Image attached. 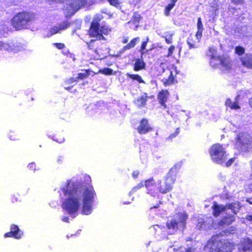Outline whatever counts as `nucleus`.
I'll use <instances>...</instances> for the list:
<instances>
[{"instance_id":"obj_41","label":"nucleus","mask_w":252,"mask_h":252,"mask_svg":"<svg viewBox=\"0 0 252 252\" xmlns=\"http://www.w3.org/2000/svg\"><path fill=\"white\" fill-rule=\"evenodd\" d=\"M148 38H147V41H144L142 44V45H141V53L142 54H143V52H142V51L144 49H145L146 48V45H147V42H148Z\"/></svg>"},{"instance_id":"obj_52","label":"nucleus","mask_w":252,"mask_h":252,"mask_svg":"<svg viewBox=\"0 0 252 252\" xmlns=\"http://www.w3.org/2000/svg\"><path fill=\"white\" fill-rule=\"evenodd\" d=\"M235 228L231 227L230 228L229 232L231 233V231H235Z\"/></svg>"},{"instance_id":"obj_9","label":"nucleus","mask_w":252,"mask_h":252,"mask_svg":"<svg viewBox=\"0 0 252 252\" xmlns=\"http://www.w3.org/2000/svg\"><path fill=\"white\" fill-rule=\"evenodd\" d=\"M66 6H64L66 16H71L78 10L85 3L86 0H66Z\"/></svg>"},{"instance_id":"obj_35","label":"nucleus","mask_w":252,"mask_h":252,"mask_svg":"<svg viewBox=\"0 0 252 252\" xmlns=\"http://www.w3.org/2000/svg\"><path fill=\"white\" fill-rule=\"evenodd\" d=\"M89 75L88 71L86 70L83 72L80 73L78 74V77L76 78L77 79L82 80L87 78Z\"/></svg>"},{"instance_id":"obj_37","label":"nucleus","mask_w":252,"mask_h":252,"mask_svg":"<svg viewBox=\"0 0 252 252\" xmlns=\"http://www.w3.org/2000/svg\"><path fill=\"white\" fill-rule=\"evenodd\" d=\"M100 72L105 75H111L112 74L113 70L109 68H105L100 70Z\"/></svg>"},{"instance_id":"obj_25","label":"nucleus","mask_w":252,"mask_h":252,"mask_svg":"<svg viewBox=\"0 0 252 252\" xmlns=\"http://www.w3.org/2000/svg\"><path fill=\"white\" fill-rule=\"evenodd\" d=\"M145 63L141 59H137L134 64V69L135 71L140 70L145 67Z\"/></svg>"},{"instance_id":"obj_8","label":"nucleus","mask_w":252,"mask_h":252,"mask_svg":"<svg viewBox=\"0 0 252 252\" xmlns=\"http://www.w3.org/2000/svg\"><path fill=\"white\" fill-rule=\"evenodd\" d=\"M175 180V175L172 170H171L163 182L160 180L158 181V189L159 192L162 193H166L171 190Z\"/></svg>"},{"instance_id":"obj_39","label":"nucleus","mask_w":252,"mask_h":252,"mask_svg":"<svg viewBox=\"0 0 252 252\" xmlns=\"http://www.w3.org/2000/svg\"><path fill=\"white\" fill-rule=\"evenodd\" d=\"M179 133V128H177V129H176V131L174 133H173L171 134V135H170L168 137V138H167V139H171L172 138H174V137H176V136L178 134V133Z\"/></svg>"},{"instance_id":"obj_51","label":"nucleus","mask_w":252,"mask_h":252,"mask_svg":"<svg viewBox=\"0 0 252 252\" xmlns=\"http://www.w3.org/2000/svg\"><path fill=\"white\" fill-rule=\"evenodd\" d=\"M62 220L64 222H68V217H64L62 219Z\"/></svg>"},{"instance_id":"obj_29","label":"nucleus","mask_w":252,"mask_h":252,"mask_svg":"<svg viewBox=\"0 0 252 252\" xmlns=\"http://www.w3.org/2000/svg\"><path fill=\"white\" fill-rule=\"evenodd\" d=\"M187 44L189 46V48H197V45H196V42L193 40V37L192 36L190 35L187 40Z\"/></svg>"},{"instance_id":"obj_49","label":"nucleus","mask_w":252,"mask_h":252,"mask_svg":"<svg viewBox=\"0 0 252 252\" xmlns=\"http://www.w3.org/2000/svg\"><path fill=\"white\" fill-rule=\"evenodd\" d=\"M245 219L250 221L252 222V215H248L246 216Z\"/></svg>"},{"instance_id":"obj_54","label":"nucleus","mask_w":252,"mask_h":252,"mask_svg":"<svg viewBox=\"0 0 252 252\" xmlns=\"http://www.w3.org/2000/svg\"><path fill=\"white\" fill-rule=\"evenodd\" d=\"M247 201L249 202L250 204H252V198L248 199Z\"/></svg>"},{"instance_id":"obj_53","label":"nucleus","mask_w":252,"mask_h":252,"mask_svg":"<svg viewBox=\"0 0 252 252\" xmlns=\"http://www.w3.org/2000/svg\"><path fill=\"white\" fill-rule=\"evenodd\" d=\"M249 103H250V106L252 107V97L250 99Z\"/></svg>"},{"instance_id":"obj_48","label":"nucleus","mask_w":252,"mask_h":252,"mask_svg":"<svg viewBox=\"0 0 252 252\" xmlns=\"http://www.w3.org/2000/svg\"><path fill=\"white\" fill-rule=\"evenodd\" d=\"M139 171H134L133 172V174H132L133 177L134 179L138 177V176L139 175Z\"/></svg>"},{"instance_id":"obj_19","label":"nucleus","mask_w":252,"mask_h":252,"mask_svg":"<svg viewBox=\"0 0 252 252\" xmlns=\"http://www.w3.org/2000/svg\"><path fill=\"white\" fill-rule=\"evenodd\" d=\"M69 27V24L66 22H63L62 24L58 25L52 28L51 29L50 32V36L56 34L60 32L61 30H64L67 28Z\"/></svg>"},{"instance_id":"obj_12","label":"nucleus","mask_w":252,"mask_h":252,"mask_svg":"<svg viewBox=\"0 0 252 252\" xmlns=\"http://www.w3.org/2000/svg\"><path fill=\"white\" fill-rule=\"evenodd\" d=\"M0 49L9 51H11L15 53L17 51H21L23 49V48L15 47L12 42H3V41H0Z\"/></svg>"},{"instance_id":"obj_44","label":"nucleus","mask_w":252,"mask_h":252,"mask_svg":"<svg viewBox=\"0 0 252 252\" xmlns=\"http://www.w3.org/2000/svg\"><path fill=\"white\" fill-rule=\"evenodd\" d=\"M76 81H77V78H69L68 80H66V82L67 84H69L73 83V82Z\"/></svg>"},{"instance_id":"obj_50","label":"nucleus","mask_w":252,"mask_h":252,"mask_svg":"<svg viewBox=\"0 0 252 252\" xmlns=\"http://www.w3.org/2000/svg\"><path fill=\"white\" fill-rule=\"evenodd\" d=\"M28 167L30 169L34 168L35 167V164L34 163H31L29 164Z\"/></svg>"},{"instance_id":"obj_60","label":"nucleus","mask_w":252,"mask_h":252,"mask_svg":"<svg viewBox=\"0 0 252 252\" xmlns=\"http://www.w3.org/2000/svg\"><path fill=\"white\" fill-rule=\"evenodd\" d=\"M59 161H61V159H58V162H59Z\"/></svg>"},{"instance_id":"obj_10","label":"nucleus","mask_w":252,"mask_h":252,"mask_svg":"<svg viewBox=\"0 0 252 252\" xmlns=\"http://www.w3.org/2000/svg\"><path fill=\"white\" fill-rule=\"evenodd\" d=\"M101 16L95 18L89 30V33L91 36L96 37L98 40H105L106 39L100 33V29L98 28L99 22L102 19Z\"/></svg>"},{"instance_id":"obj_55","label":"nucleus","mask_w":252,"mask_h":252,"mask_svg":"<svg viewBox=\"0 0 252 252\" xmlns=\"http://www.w3.org/2000/svg\"><path fill=\"white\" fill-rule=\"evenodd\" d=\"M89 49H92V46L90 44L87 43Z\"/></svg>"},{"instance_id":"obj_40","label":"nucleus","mask_w":252,"mask_h":252,"mask_svg":"<svg viewBox=\"0 0 252 252\" xmlns=\"http://www.w3.org/2000/svg\"><path fill=\"white\" fill-rule=\"evenodd\" d=\"M53 44L59 49H62L64 47L63 43H54Z\"/></svg>"},{"instance_id":"obj_56","label":"nucleus","mask_w":252,"mask_h":252,"mask_svg":"<svg viewBox=\"0 0 252 252\" xmlns=\"http://www.w3.org/2000/svg\"><path fill=\"white\" fill-rule=\"evenodd\" d=\"M250 189L252 190V183L250 185Z\"/></svg>"},{"instance_id":"obj_3","label":"nucleus","mask_w":252,"mask_h":252,"mask_svg":"<svg viewBox=\"0 0 252 252\" xmlns=\"http://www.w3.org/2000/svg\"><path fill=\"white\" fill-rule=\"evenodd\" d=\"M209 52L211 53L210 64L213 67H219L222 70H227L231 67V63L228 56H217L216 50L213 48L209 49Z\"/></svg>"},{"instance_id":"obj_1","label":"nucleus","mask_w":252,"mask_h":252,"mask_svg":"<svg viewBox=\"0 0 252 252\" xmlns=\"http://www.w3.org/2000/svg\"><path fill=\"white\" fill-rule=\"evenodd\" d=\"M62 189L67 197L63 203V208L72 218L76 217L81 207L83 215L91 214L95 194L92 186L87 187L79 182L68 181Z\"/></svg>"},{"instance_id":"obj_46","label":"nucleus","mask_w":252,"mask_h":252,"mask_svg":"<svg viewBox=\"0 0 252 252\" xmlns=\"http://www.w3.org/2000/svg\"><path fill=\"white\" fill-rule=\"evenodd\" d=\"M235 158H232L230 159L226 163V166H229L234 161Z\"/></svg>"},{"instance_id":"obj_57","label":"nucleus","mask_w":252,"mask_h":252,"mask_svg":"<svg viewBox=\"0 0 252 252\" xmlns=\"http://www.w3.org/2000/svg\"><path fill=\"white\" fill-rule=\"evenodd\" d=\"M63 140H64L63 139L62 140H60V141L57 140V142H58L59 143H62L63 141Z\"/></svg>"},{"instance_id":"obj_17","label":"nucleus","mask_w":252,"mask_h":252,"mask_svg":"<svg viewBox=\"0 0 252 252\" xmlns=\"http://www.w3.org/2000/svg\"><path fill=\"white\" fill-rule=\"evenodd\" d=\"M240 60L243 66L252 69V54H246L240 58Z\"/></svg>"},{"instance_id":"obj_42","label":"nucleus","mask_w":252,"mask_h":252,"mask_svg":"<svg viewBox=\"0 0 252 252\" xmlns=\"http://www.w3.org/2000/svg\"><path fill=\"white\" fill-rule=\"evenodd\" d=\"M153 229H154L156 232H159L160 230H161L162 228L160 226L158 225H156L153 226Z\"/></svg>"},{"instance_id":"obj_16","label":"nucleus","mask_w":252,"mask_h":252,"mask_svg":"<svg viewBox=\"0 0 252 252\" xmlns=\"http://www.w3.org/2000/svg\"><path fill=\"white\" fill-rule=\"evenodd\" d=\"M238 248L243 252L246 251H252V240L249 238L243 239L241 244L239 245Z\"/></svg>"},{"instance_id":"obj_34","label":"nucleus","mask_w":252,"mask_h":252,"mask_svg":"<svg viewBox=\"0 0 252 252\" xmlns=\"http://www.w3.org/2000/svg\"><path fill=\"white\" fill-rule=\"evenodd\" d=\"M245 51V49L242 46H236L235 49V53L240 56L244 54Z\"/></svg>"},{"instance_id":"obj_24","label":"nucleus","mask_w":252,"mask_h":252,"mask_svg":"<svg viewBox=\"0 0 252 252\" xmlns=\"http://www.w3.org/2000/svg\"><path fill=\"white\" fill-rule=\"evenodd\" d=\"M141 19L140 15L137 13H134L130 21L128 22V24H132L134 25H135V29L136 30L138 26V23L140 21Z\"/></svg>"},{"instance_id":"obj_32","label":"nucleus","mask_w":252,"mask_h":252,"mask_svg":"<svg viewBox=\"0 0 252 252\" xmlns=\"http://www.w3.org/2000/svg\"><path fill=\"white\" fill-rule=\"evenodd\" d=\"M111 32V29L109 28L106 26H103L101 27L100 29V33L102 35V34L105 35L108 34Z\"/></svg>"},{"instance_id":"obj_6","label":"nucleus","mask_w":252,"mask_h":252,"mask_svg":"<svg viewBox=\"0 0 252 252\" xmlns=\"http://www.w3.org/2000/svg\"><path fill=\"white\" fill-rule=\"evenodd\" d=\"M241 206L239 201H235L231 203H229L225 206L219 205L217 202H214L212 208L213 210V214L215 217H218L221 212L227 210H231L234 214H237L240 211Z\"/></svg>"},{"instance_id":"obj_31","label":"nucleus","mask_w":252,"mask_h":252,"mask_svg":"<svg viewBox=\"0 0 252 252\" xmlns=\"http://www.w3.org/2000/svg\"><path fill=\"white\" fill-rule=\"evenodd\" d=\"M126 75L132 79L137 81L139 83L144 82V81L142 80L141 77L139 75H131L129 73H127Z\"/></svg>"},{"instance_id":"obj_15","label":"nucleus","mask_w":252,"mask_h":252,"mask_svg":"<svg viewBox=\"0 0 252 252\" xmlns=\"http://www.w3.org/2000/svg\"><path fill=\"white\" fill-rule=\"evenodd\" d=\"M151 129V127L149 126L148 121L146 119H142L140 125L137 128V131L140 134H145L147 133Z\"/></svg>"},{"instance_id":"obj_5","label":"nucleus","mask_w":252,"mask_h":252,"mask_svg":"<svg viewBox=\"0 0 252 252\" xmlns=\"http://www.w3.org/2000/svg\"><path fill=\"white\" fill-rule=\"evenodd\" d=\"M209 153L211 159L215 163L222 164L226 159L224 148L220 144H214L210 148Z\"/></svg>"},{"instance_id":"obj_38","label":"nucleus","mask_w":252,"mask_h":252,"mask_svg":"<svg viewBox=\"0 0 252 252\" xmlns=\"http://www.w3.org/2000/svg\"><path fill=\"white\" fill-rule=\"evenodd\" d=\"M144 186V184L143 183H140L139 184H138L136 187H134L132 190H131V191L130 192V194H132L133 193V192H134L135 191H136L137 189L141 188L142 187H143Z\"/></svg>"},{"instance_id":"obj_7","label":"nucleus","mask_w":252,"mask_h":252,"mask_svg":"<svg viewBox=\"0 0 252 252\" xmlns=\"http://www.w3.org/2000/svg\"><path fill=\"white\" fill-rule=\"evenodd\" d=\"M187 218L186 214L181 213L177 215L176 218L168 221L167 227L169 230V233L172 234L177 229L183 230L185 228Z\"/></svg>"},{"instance_id":"obj_58","label":"nucleus","mask_w":252,"mask_h":252,"mask_svg":"<svg viewBox=\"0 0 252 252\" xmlns=\"http://www.w3.org/2000/svg\"><path fill=\"white\" fill-rule=\"evenodd\" d=\"M66 90H69L70 89V87H68V88H65Z\"/></svg>"},{"instance_id":"obj_13","label":"nucleus","mask_w":252,"mask_h":252,"mask_svg":"<svg viewBox=\"0 0 252 252\" xmlns=\"http://www.w3.org/2000/svg\"><path fill=\"white\" fill-rule=\"evenodd\" d=\"M197 227L199 229L206 230L215 228L213 225V221L211 219H209L208 221H204L203 219H200L198 220V223L196 225Z\"/></svg>"},{"instance_id":"obj_30","label":"nucleus","mask_w":252,"mask_h":252,"mask_svg":"<svg viewBox=\"0 0 252 252\" xmlns=\"http://www.w3.org/2000/svg\"><path fill=\"white\" fill-rule=\"evenodd\" d=\"M139 40V37L134 38L128 44H127L125 47V49H129L134 47L136 44V43Z\"/></svg>"},{"instance_id":"obj_26","label":"nucleus","mask_w":252,"mask_h":252,"mask_svg":"<svg viewBox=\"0 0 252 252\" xmlns=\"http://www.w3.org/2000/svg\"><path fill=\"white\" fill-rule=\"evenodd\" d=\"M177 0H172L170 3L165 7L164 14L166 16H168L169 15L170 10L174 7L175 3Z\"/></svg>"},{"instance_id":"obj_36","label":"nucleus","mask_w":252,"mask_h":252,"mask_svg":"<svg viewBox=\"0 0 252 252\" xmlns=\"http://www.w3.org/2000/svg\"><path fill=\"white\" fill-rule=\"evenodd\" d=\"M110 5L118 7L120 6V3L119 0H107Z\"/></svg>"},{"instance_id":"obj_47","label":"nucleus","mask_w":252,"mask_h":252,"mask_svg":"<svg viewBox=\"0 0 252 252\" xmlns=\"http://www.w3.org/2000/svg\"><path fill=\"white\" fill-rule=\"evenodd\" d=\"M194 250L192 248H189L188 249H185L184 251L181 250V252H194Z\"/></svg>"},{"instance_id":"obj_59","label":"nucleus","mask_w":252,"mask_h":252,"mask_svg":"<svg viewBox=\"0 0 252 252\" xmlns=\"http://www.w3.org/2000/svg\"><path fill=\"white\" fill-rule=\"evenodd\" d=\"M59 161H61V159H58V162H59Z\"/></svg>"},{"instance_id":"obj_14","label":"nucleus","mask_w":252,"mask_h":252,"mask_svg":"<svg viewBox=\"0 0 252 252\" xmlns=\"http://www.w3.org/2000/svg\"><path fill=\"white\" fill-rule=\"evenodd\" d=\"M22 234V233L18 226L12 225L11 228V231L5 233L4 236L5 237H14L16 239H20L21 238Z\"/></svg>"},{"instance_id":"obj_11","label":"nucleus","mask_w":252,"mask_h":252,"mask_svg":"<svg viewBox=\"0 0 252 252\" xmlns=\"http://www.w3.org/2000/svg\"><path fill=\"white\" fill-rule=\"evenodd\" d=\"M237 145L244 151H249L252 148V140L247 135H242L237 141Z\"/></svg>"},{"instance_id":"obj_28","label":"nucleus","mask_w":252,"mask_h":252,"mask_svg":"<svg viewBox=\"0 0 252 252\" xmlns=\"http://www.w3.org/2000/svg\"><path fill=\"white\" fill-rule=\"evenodd\" d=\"M147 96L143 95L141 96L140 98H138L136 101V104L138 107L144 106L146 105V101H147Z\"/></svg>"},{"instance_id":"obj_2","label":"nucleus","mask_w":252,"mask_h":252,"mask_svg":"<svg viewBox=\"0 0 252 252\" xmlns=\"http://www.w3.org/2000/svg\"><path fill=\"white\" fill-rule=\"evenodd\" d=\"M210 252H231L233 245L225 240H220L218 237H213L207 244Z\"/></svg>"},{"instance_id":"obj_20","label":"nucleus","mask_w":252,"mask_h":252,"mask_svg":"<svg viewBox=\"0 0 252 252\" xmlns=\"http://www.w3.org/2000/svg\"><path fill=\"white\" fill-rule=\"evenodd\" d=\"M169 93L167 90H163L161 91L158 95V98L159 101V103L161 105L165 107V102L166 101L167 98L169 96Z\"/></svg>"},{"instance_id":"obj_23","label":"nucleus","mask_w":252,"mask_h":252,"mask_svg":"<svg viewBox=\"0 0 252 252\" xmlns=\"http://www.w3.org/2000/svg\"><path fill=\"white\" fill-rule=\"evenodd\" d=\"M145 186L149 191L150 193L151 191L155 189L156 187V182L153 178H151L145 181Z\"/></svg>"},{"instance_id":"obj_18","label":"nucleus","mask_w":252,"mask_h":252,"mask_svg":"<svg viewBox=\"0 0 252 252\" xmlns=\"http://www.w3.org/2000/svg\"><path fill=\"white\" fill-rule=\"evenodd\" d=\"M235 220V217L234 215H228L224 217L219 222V225L220 226L224 225H228L231 224Z\"/></svg>"},{"instance_id":"obj_43","label":"nucleus","mask_w":252,"mask_h":252,"mask_svg":"<svg viewBox=\"0 0 252 252\" xmlns=\"http://www.w3.org/2000/svg\"><path fill=\"white\" fill-rule=\"evenodd\" d=\"M175 50V47L173 46H171L168 49V56H171Z\"/></svg>"},{"instance_id":"obj_21","label":"nucleus","mask_w":252,"mask_h":252,"mask_svg":"<svg viewBox=\"0 0 252 252\" xmlns=\"http://www.w3.org/2000/svg\"><path fill=\"white\" fill-rule=\"evenodd\" d=\"M239 95H237L235 101H232L229 98L227 99L225 101V105L229 107L231 109L237 110L240 108V106L238 104L237 99Z\"/></svg>"},{"instance_id":"obj_22","label":"nucleus","mask_w":252,"mask_h":252,"mask_svg":"<svg viewBox=\"0 0 252 252\" xmlns=\"http://www.w3.org/2000/svg\"><path fill=\"white\" fill-rule=\"evenodd\" d=\"M197 27V32L195 34V36L197 38V42H199L202 36V33L203 30V27L200 17L198 18Z\"/></svg>"},{"instance_id":"obj_27","label":"nucleus","mask_w":252,"mask_h":252,"mask_svg":"<svg viewBox=\"0 0 252 252\" xmlns=\"http://www.w3.org/2000/svg\"><path fill=\"white\" fill-rule=\"evenodd\" d=\"M174 35V33L171 32H167L164 33L162 37L165 39V41L167 43L170 44L172 42V37Z\"/></svg>"},{"instance_id":"obj_45","label":"nucleus","mask_w":252,"mask_h":252,"mask_svg":"<svg viewBox=\"0 0 252 252\" xmlns=\"http://www.w3.org/2000/svg\"><path fill=\"white\" fill-rule=\"evenodd\" d=\"M182 249V248H181V247L179 248V247H177L175 245H173L172 246H171L170 248V250H171V249H173L174 251H175L176 252H177L179 250V249Z\"/></svg>"},{"instance_id":"obj_4","label":"nucleus","mask_w":252,"mask_h":252,"mask_svg":"<svg viewBox=\"0 0 252 252\" xmlns=\"http://www.w3.org/2000/svg\"><path fill=\"white\" fill-rule=\"evenodd\" d=\"M33 18L32 14L23 12L17 13L12 21V25L16 30L26 29Z\"/></svg>"},{"instance_id":"obj_33","label":"nucleus","mask_w":252,"mask_h":252,"mask_svg":"<svg viewBox=\"0 0 252 252\" xmlns=\"http://www.w3.org/2000/svg\"><path fill=\"white\" fill-rule=\"evenodd\" d=\"M167 71L168 72V73L170 74V76L169 77V78H168V79H167L165 82H164V84L166 85H170L171 84H172L173 82V74H172V72L171 70H167Z\"/></svg>"}]
</instances>
